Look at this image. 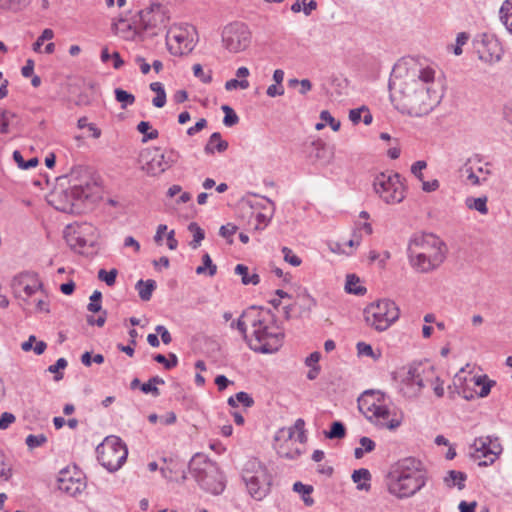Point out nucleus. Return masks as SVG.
<instances>
[{
	"instance_id": "cd10ccee",
	"label": "nucleus",
	"mask_w": 512,
	"mask_h": 512,
	"mask_svg": "<svg viewBox=\"0 0 512 512\" xmlns=\"http://www.w3.org/2000/svg\"><path fill=\"white\" fill-rule=\"evenodd\" d=\"M467 479V475L464 472L450 470L447 472V475L444 478V482L448 487L457 486L459 490H462L465 487L464 482Z\"/></svg>"
},
{
	"instance_id": "f03ea898",
	"label": "nucleus",
	"mask_w": 512,
	"mask_h": 512,
	"mask_svg": "<svg viewBox=\"0 0 512 512\" xmlns=\"http://www.w3.org/2000/svg\"><path fill=\"white\" fill-rule=\"evenodd\" d=\"M251 327L249 347L259 353L268 354L279 350L283 344L284 331L277 324L276 315L262 307L251 306L243 311Z\"/></svg>"
},
{
	"instance_id": "13d9d810",
	"label": "nucleus",
	"mask_w": 512,
	"mask_h": 512,
	"mask_svg": "<svg viewBox=\"0 0 512 512\" xmlns=\"http://www.w3.org/2000/svg\"><path fill=\"white\" fill-rule=\"evenodd\" d=\"M282 253L284 255V260L286 262H288L289 264H291L292 266L297 267L301 264V262H302L301 259L297 255L293 254V252L290 248L283 247Z\"/></svg>"
},
{
	"instance_id": "8fccbe9b",
	"label": "nucleus",
	"mask_w": 512,
	"mask_h": 512,
	"mask_svg": "<svg viewBox=\"0 0 512 512\" xmlns=\"http://www.w3.org/2000/svg\"><path fill=\"white\" fill-rule=\"evenodd\" d=\"M101 299H102L101 292L98 290L94 291L93 294L90 296V303L87 306L88 311L93 312V313L101 312V310H102Z\"/></svg>"
},
{
	"instance_id": "423d86ee",
	"label": "nucleus",
	"mask_w": 512,
	"mask_h": 512,
	"mask_svg": "<svg viewBox=\"0 0 512 512\" xmlns=\"http://www.w3.org/2000/svg\"><path fill=\"white\" fill-rule=\"evenodd\" d=\"M188 468L203 490L214 495H219L224 491L225 483L218 465L206 456L194 455Z\"/></svg>"
},
{
	"instance_id": "6e6552de",
	"label": "nucleus",
	"mask_w": 512,
	"mask_h": 512,
	"mask_svg": "<svg viewBox=\"0 0 512 512\" xmlns=\"http://www.w3.org/2000/svg\"><path fill=\"white\" fill-rule=\"evenodd\" d=\"M400 310L398 306L389 299H381L369 304L364 309V318L368 326L377 331L387 330L398 320Z\"/></svg>"
},
{
	"instance_id": "4468645a",
	"label": "nucleus",
	"mask_w": 512,
	"mask_h": 512,
	"mask_svg": "<svg viewBox=\"0 0 512 512\" xmlns=\"http://www.w3.org/2000/svg\"><path fill=\"white\" fill-rule=\"evenodd\" d=\"M472 448L474 451L471 456L474 459L485 458V460L479 462V466L492 465L502 452V446L498 442V438L492 439L490 436L476 438Z\"/></svg>"
},
{
	"instance_id": "a18cd8bd",
	"label": "nucleus",
	"mask_w": 512,
	"mask_h": 512,
	"mask_svg": "<svg viewBox=\"0 0 512 512\" xmlns=\"http://www.w3.org/2000/svg\"><path fill=\"white\" fill-rule=\"evenodd\" d=\"M248 325H249L248 318L244 317L243 313H242L241 316L236 321L231 322L230 327L232 329H237L243 336L244 340L248 341V334H247V326Z\"/></svg>"
},
{
	"instance_id": "e2e57ef3",
	"label": "nucleus",
	"mask_w": 512,
	"mask_h": 512,
	"mask_svg": "<svg viewBox=\"0 0 512 512\" xmlns=\"http://www.w3.org/2000/svg\"><path fill=\"white\" fill-rule=\"evenodd\" d=\"M237 226L232 223H227L226 225H222L219 229V235L225 239H229L232 235H234L237 231Z\"/></svg>"
},
{
	"instance_id": "a211bd4d",
	"label": "nucleus",
	"mask_w": 512,
	"mask_h": 512,
	"mask_svg": "<svg viewBox=\"0 0 512 512\" xmlns=\"http://www.w3.org/2000/svg\"><path fill=\"white\" fill-rule=\"evenodd\" d=\"M57 487L61 492L69 496H76L84 490L85 483L80 476L75 477L70 470L63 469L59 472Z\"/></svg>"
},
{
	"instance_id": "bb28decb",
	"label": "nucleus",
	"mask_w": 512,
	"mask_h": 512,
	"mask_svg": "<svg viewBox=\"0 0 512 512\" xmlns=\"http://www.w3.org/2000/svg\"><path fill=\"white\" fill-rule=\"evenodd\" d=\"M488 198L487 196H481V197H467L465 199V206L469 210H475L479 212L482 215L488 214V206H487Z\"/></svg>"
},
{
	"instance_id": "052dcab7",
	"label": "nucleus",
	"mask_w": 512,
	"mask_h": 512,
	"mask_svg": "<svg viewBox=\"0 0 512 512\" xmlns=\"http://www.w3.org/2000/svg\"><path fill=\"white\" fill-rule=\"evenodd\" d=\"M249 87V82L245 79L237 80V79H230L226 81L225 83V89L227 91H231L237 88L241 89H247Z\"/></svg>"
},
{
	"instance_id": "c85d7f7f",
	"label": "nucleus",
	"mask_w": 512,
	"mask_h": 512,
	"mask_svg": "<svg viewBox=\"0 0 512 512\" xmlns=\"http://www.w3.org/2000/svg\"><path fill=\"white\" fill-rule=\"evenodd\" d=\"M313 490V486L303 484L300 481L293 484V491L301 495L306 506H312L314 504V499L310 496Z\"/></svg>"
},
{
	"instance_id": "864d4df0",
	"label": "nucleus",
	"mask_w": 512,
	"mask_h": 512,
	"mask_svg": "<svg viewBox=\"0 0 512 512\" xmlns=\"http://www.w3.org/2000/svg\"><path fill=\"white\" fill-rule=\"evenodd\" d=\"M320 119L325 123V125H330L333 131H338L340 129V121L332 117L329 111L323 110L320 113Z\"/></svg>"
},
{
	"instance_id": "9d476101",
	"label": "nucleus",
	"mask_w": 512,
	"mask_h": 512,
	"mask_svg": "<svg viewBox=\"0 0 512 512\" xmlns=\"http://www.w3.org/2000/svg\"><path fill=\"white\" fill-rule=\"evenodd\" d=\"M374 191L387 204H398L405 198V186L398 173H380L373 182Z\"/></svg>"
},
{
	"instance_id": "2eb2a0df",
	"label": "nucleus",
	"mask_w": 512,
	"mask_h": 512,
	"mask_svg": "<svg viewBox=\"0 0 512 512\" xmlns=\"http://www.w3.org/2000/svg\"><path fill=\"white\" fill-rule=\"evenodd\" d=\"M463 182L470 186H480L488 181L491 171L489 164L481 165L480 160L468 159L460 169Z\"/></svg>"
},
{
	"instance_id": "79ce46f5",
	"label": "nucleus",
	"mask_w": 512,
	"mask_h": 512,
	"mask_svg": "<svg viewBox=\"0 0 512 512\" xmlns=\"http://www.w3.org/2000/svg\"><path fill=\"white\" fill-rule=\"evenodd\" d=\"M169 358H166L163 354H156L154 356V360L157 363L163 364L166 369H172L173 367L177 366L178 364V357L174 353H169Z\"/></svg>"
},
{
	"instance_id": "f3484780",
	"label": "nucleus",
	"mask_w": 512,
	"mask_h": 512,
	"mask_svg": "<svg viewBox=\"0 0 512 512\" xmlns=\"http://www.w3.org/2000/svg\"><path fill=\"white\" fill-rule=\"evenodd\" d=\"M167 43L173 55L188 54L194 48L193 40L188 38V32L181 29L170 30L167 33Z\"/></svg>"
},
{
	"instance_id": "dca6fc26",
	"label": "nucleus",
	"mask_w": 512,
	"mask_h": 512,
	"mask_svg": "<svg viewBox=\"0 0 512 512\" xmlns=\"http://www.w3.org/2000/svg\"><path fill=\"white\" fill-rule=\"evenodd\" d=\"M275 441L281 442L276 446L280 457L293 460L300 456L301 450L298 447H294L298 441L294 440L293 429L278 430L275 435Z\"/></svg>"
},
{
	"instance_id": "6e6d98bb",
	"label": "nucleus",
	"mask_w": 512,
	"mask_h": 512,
	"mask_svg": "<svg viewBox=\"0 0 512 512\" xmlns=\"http://www.w3.org/2000/svg\"><path fill=\"white\" fill-rule=\"evenodd\" d=\"M54 37V32L52 29L46 28L42 31L41 35L37 38L36 42L33 44V49L38 51L41 45L46 40H51Z\"/></svg>"
},
{
	"instance_id": "2f4dec72",
	"label": "nucleus",
	"mask_w": 512,
	"mask_h": 512,
	"mask_svg": "<svg viewBox=\"0 0 512 512\" xmlns=\"http://www.w3.org/2000/svg\"><path fill=\"white\" fill-rule=\"evenodd\" d=\"M500 19L512 34V0H505L500 8Z\"/></svg>"
},
{
	"instance_id": "6ab92c4d",
	"label": "nucleus",
	"mask_w": 512,
	"mask_h": 512,
	"mask_svg": "<svg viewBox=\"0 0 512 512\" xmlns=\"http://www.w3.org/2000/svg\"><path fill=\"white\" fill-rule=\"evenodd\" d=\"M145 157L146 171L149 175H160L167 169H169L168 164H166V159L163 154V151L160 148L155 147L147 150Z\"/></svg>"
},
{
	"instance_id": "0eeeda50",
	"label": "nucleus",
	"mask_w": 512,
	"mask_h": 512,
	"mask_svg": "<svg viewBox=\"0 0 512 512\" xmlns=\"http://www.w3.org/2000/svg\"><path fill=\"white\" fill-rule=\"evenodd\" d=\"M242 479L246 484L248 493L257 501L264 499L270 492L272 476L266 466L257 459L246 462Z\"/></svg>"
},
{
	"instance_id": "a19ab883",
	"label": "nucleus",
	"mask_w": 512,
	"mask_h": 512,
	"mask_svg": "<svg viewBox=\"0 0 512 512\" xmlns=\"http://www.w3.org/2000/svg\"><path fill=\"white\" fill-rule=\"evenodd\" d=\"M114 93L116 100L121 103L123 109L129 105H133L135 102V96L121 88H116Z\"/></svg>"
},
{
	"instance_id": "0e129e2a",
	"label": "nucleus",
	"mask_w": 512,
	"mask_h": 512,
	"mask_svg": "<svg viewBox=\"0 0 512 512\" xmlns=\"http://www.w3.org/2000/svg\"><path fill=\"white\" fill-rule=\"evenodd\" d=\"M16 420V417L14 414L10 412H4L0 416V429L5 430L7 429L12 423H14Z\"/></svg>"
},
{
	"instance_id": "de8ad7c7",
	"label": "nucleus",
	"mask_w": 512,
	"mask_h": 512,
	"mask_svg": "<svg viewBox=\"0 0 512 512\" xmlns=\"http://www.w3.org/2000/svg\"><path fill=\"white\" fill-rule=\"evenodd\" d=\"M300 307L303 312L309 313L316 305V300L308 293L299 295Z\"/></svg>"
},
{
	"instance_id": "e433bc0d",
	"label": "nucleus",
	"mask_w": 512,
	"mask_h": 512,
	"mask_svg": "<svg viewBox=\"0 0 512 512\" xmlns=\"http://www.w3.org/2000/svg\"><path fill=\"white\" fill-rule=\"evenodd\" d=\"M473 379L475 385L481 386L478 396L481 398L488 396L495 382L488 380V377L486 375L474 377Z\"/></svg>"
},
{
	"instance_id": "4c0bfd02",
	"label": "nucleus",
	"mask_w": 512,
	"mask_h": 512,
	"mask_svg": "<svg viewBox=\"0 0 512 512\" xmlns=\"http://www.w3.org/2000/svg\"><path fill=\"white\" fill-rule=\"evenodd\" d=\"M346 435V429L342 422L334 421L329 431H325V437L328 439H342Z\"/></svg>"
},
{
	"instance_id": "1a4fd4ad",
	"label": "nucleus",
	"mask_w": 512,
	"mask_h": 512,
	"mask_svg": "<svg viewBox=\"0 0 512 512\" xmlns=\"http://www.w3.org/2000/svg\"><path fill=\"white\" fill-rule=\"evenodd\" d=\"M99 463L109 472H115L122 467L128 456L125 443L118 436H108L96 448Z\"/></svg>"
},
{
	"instance_id": "338daca9",
	"label": "nucleus",
	"mask_w": 512,
	"mask_h": 512,
	"mask_svg": "<svg viewBox=\"0 0 512 512\" xmlns=\"http://www.w3.org/2000/svg\"><path fill=\"white\" fill-rule=\"evenodd\" d=\"M163 154L166 159V164H168L169 168L173 166L180 158L179 152L174 149L163 151Z\"/></svg>"
},
{
	"instance_id": "7c9ffc66",
	"label": "nucleus",
	"mask_w": 512,
	"mask_h": 512,
	"mask_svg": "<svg viewBox=\"0 0 512 512\" xmlns=\"http://www.w3.org/2000/svg\"><path fill=\"white\" fill-rule=\"evenodd\" d=\"M150 89L156 93V96L152 99L153 106L162 108L166 104V92L161 82H152L149 85Z\"/></svg>"
},
{
	"instance_id": "603ef678",
	"label": "nucleus",
	"mask_w": 512,
	"mask_h": 512,
	"mask_svg": "<svg viewBox=\"0 0 512 512\" xmlns=\"http://www.w3.org/2000/svg\"><path fill=\"white\" fill-rule=\"evenodd\" d=\"M13 280H15V282H20L23 280L25 283H27L29 285H32L34 283V281L41 282V280L38 277V274L35 272H30V271H26V272H22V273L18 274L17 276H15L13 278Z\"/></svg>"
},
{
	"instance_id": "c756f323",
	"label": "nucleus",
	"mask_w": 512,
	"mask_h": 512,
	"mask_svg": "<svg viewBox=\"0 0 512 512\" xmlns=\"http://www.w3.org/2000/svg\"><path fill=\"white\" fill-rule=\"evenodd\" d=\"M345 290L347 293L355 295H364L366 288L360 285V279L354 274H349L346 277Z\"/></svg>"
},
{
	"instance_id": "9b49d317",
	"label": "nucleus",
	"mask_w": 512,
	"mask_h": 512,
	"mask_svg": "<svg viewBox=\"0 0 512 512\" xmlns=\"http://www.w3.org/2000/svg\"><path fill=\"white\" fill-rule=\"evenodd\" d=\"M431 380H433V367H425L422 364L411 365L401 380L400 392L408 399L417 398Z\"/></svg>"
},
{
	"instance_id": "ddd939ff",
	"label": "nucleus",
	"mask_w": 512,
	"mask_h": 512,
	"mask_svg": "<svg viewBox=\"0 0 512 512\" xmlns=\"http://www.w3.org/2000/svg\"><path fill=\"white\" fill-rule=\"evenodd\" d=\"M251 42L249 28L241 22L230 23L222 31V43L230 53H239L248 48Z\"/></svg>"
},
{
	"instance_id": "c03bdc74",
	"label": "nucleus",
	"mask_w": 512,
	"mask_h": 512,
	"mask_svg": "<svg viewBox=\"0 0 512 512\" xmlns=\"http://www.w3.org/2000/svg\"><path fill=\"white\" fill-rule=\"evenodd\" d=\"M304 426H305L304 420L299 418L295 421V423L292 427L288 428V429H293L294 440H297L299 443H304L306 441Z\"/></svg>"
},
{
	"instance_id": "412c9836",
	"label": "nucleus",
	"mask_w": 512,
	"mask_h": 512,
	"mask_svg": "<svg viewBox=\"0 0 512 512\" xmlns=\"http://www.w3.org/2000/svg\"><path fill=\"white\" fill-rule=\"evenodd\" d=\"M90 186L86 182L85 184H73L68 190L65 191V196L70 199V208H60L63 212L67 213H80V211H74L73 207L75 202L82 201L89 196Z\"/></svg>"
},
{
	"instance_id": "39448f33",
	"label": "nucleus",
	"mask_w": 512,
	"mask_h": 512,
	"mask_svg": "<svg viewBox=\"0 0 512 512\" xmlns=\"http://www.w3.org/2000/svg\"><path fill=\"white\" fill-rule=\"evenodd\" d=\"M384 394L380 391H366L358 399L360 411L374 425L379 428L394 430L400 426L401 421L391 417V410L383 404Z\"/></svg>"
},
{
	"instance_id": "680f3d73",
	"label": "nucleus",
	"mask_w": 512,
	"mask_h": 512,
	"mask_svg": "<svg viewBox=\"0 0 512 512\" xmlns=\"http://www.w3.org/2000/svg\"><path fill=\"white\" fill-rule=\"evenodd\" d=\"M30 3V0H0V7L10 9L13 7H25Z\"/></svg>"
},
{
	"instance_id": "ea45409f",
	"label": "nucleus",
	"mask_w": 512,
	"mask_h": 512,
	"mask_svg": "<svg viewBox=\"0 0 512 512\" xmlns=\"http://www.w3.org/2000/svg\"><path fill=\"white\" fill-rule=\"evenodd\" d=\"M137 130L144 135L143 142L154 140L159 135L158 131L156 129H152L151 124L147 121H141L137 125Z\"/></svg>"
},
{
	"instance_id": "09e8293b",
	"label": "nucleus",
	"mask_w": 512,
	"mask_h": 512,
	"mask_svg": "<svg viewBox=\"0 0 512 512\" xmlns=\"http://www.w3.org/2000/svg\"><path fill=\"white\" fill-rule=\"evenodd\" d=\"M47 442V437L44 434H30L26 437L25 443L30 449H35L42 446Z\"/></svg>"
},
{
	"instance_id": "473e14b6",
	"label": "nucleus",
	"mask_w": 512,
	"mask_h": 512,
	"mask_svg": "<svg viewBox=\"0 0 512 512\" xmlns=\"http://www.w3.org/2000/svg\"><path fill=\"white\" fill-rule=\"evenodd\" d=\"M217 272V266L213 264L211 257L208 253H204L202 256V265L196 268V273L198 275L207 274L212 277Z\"/></svg>"
},
{
	"instance_id": "4d7b16f0",
	"label": "nucleus",
	"mask_w": 512,
	"mask_h": 512,
	"mask_svg": "<svg viewBox=\"0 0 512 512\" xmlns=\"http://www.w3.org/2000/svg\"><path fill=\"white\" fill-rule=\"evenodd\" d=\"M427 167V163L424 160H418L411 166V173L419 180L424 179L422 171Z\"/></svg>"
},
{
	"instance_id": "f8f14e48",
	"label": "nucleus",
	"mask_w": 512,
	"mask_h": 512,
	"mask_svg": "<svg viewBox=\"0 0 512 512\" xmlns=\"http://www.w3.org/2000/svg\"><path fill=\"white\" fill-rule=\"evenodd\" d=\"M169 17L160 4H152L139 12V25L148 36H157L165 31Z\"/></svg>"
},
{
	"instance_id": "5fc2aeb1",
	"label": "nucleus",
	"mask_w": 512,
	"mask_h": 512,
	"mask_svg": "<svg viewBox=\"0 0 512 512\" xmlns=\"http://www.w3.org/2000/svg\"><path fill=\"white\" fill-rule=\"evenodd\" d=\"M435 393V395L439 398L444 396V382L437 376H435V372L433 371V380L428 382Z\"/></svg>"
},
{
	"instance_id": "f257e3e1",
	"label": "nucleus",
	"mask_w": 512,
	"mask_h": 512,
	"mask_svg": "<svg viewBox=\"0 0 512 512\" xmlns=\"http://www.w3.org/2000/svg\"><path fill=\"white\" fill-rule=\"evenodd\" d=\"M389 88L396 109L415 117L427 115L442 97L435 83V70L429 66L413 69L405 79L390 82Z\"/></svg>"
},
{
	"instance_id": "4be33fe9",
	"label": "nucleus",
	"mask_w": 512,
	"mask_h": 512,
	"mask_svg": "<svg viewBox=\"0 0 512 512\" xmlns=\"http://www.w3.org/2000/svg\"><path fill=\"white\" fill-rule=\"evenodd\" d=\"M12 287L16 296L26 300L34 295L39 289L42 288V282H35L32 285L25 283L23 280L20 282H15L12 280Z\"/></svg>"
},
{
	"instance_id": "49530a36",
	"label": "nucleus",
	"mask_w": 512,
	"mask_h": 512,
	"mask_svg": "<svg viewBox=\"0 0 512 512\" xmlns=\"http://www.w3.org/2000/svg\"><path fill=\"white\" fill-rule=\"evenodd\" d=\"M82 230L83 232H86V233H90L91 234V237L90 238H85L83 236H78L76 238L77 240V244L80 248L82 247H85L87 245H92L94 240H95V237H94V227L92 225H89V224H84L82 226Z\"/></svg>"
},
{
	"instance_id": "393cba45",
	"label": "nucleus",
	"mask_w": 512,
	"mask_h": 512,
	"mask_svg": "<svg viewBox=\"0 0 512 512\" xmlns=\"http://www.w3.org/2000/svg\"><path fill=\"white\" fill-rule=\"evenodd\" d=\"M354 483H357L358 490L368 491L371 487L369 481L371 480V474L368 469L361 468L354 470L351 476Z\"/></svg>"
},
{
	"instance_id": "3c124183",
	"label": "nucleus",
	"mask_w": 512,
	"mask_h": 512,
	"mask_svg": "<svg viewBox=\"0 0 512 512\" xmlns=\"http://www.w3.org/2000/svg\"><path fill=\"white\" fill-rule=\"evenodd\" d=\"M117 274L118 271L116 269H111L110 271L100 269L98 272V278L101 281H104L108 286H113L116 282Z\"/></svg>"
},
{
	"instance_id": "b1692460",
	"label": "nucleus",
	"mask_w": 512,
	"mask_h": 512,
	"mask_svg": "<svg viewBox=\"0 0 512 512\" xmlns=\"http://www.w3.org/2000/svg\"><path fill=\"white\" fill-rule=\"evenodd\" d=\"M234 272L241 276L243 285H257L260 283V276L256 272L250 273L249 268L244 264H237Z\"/></svg>"
},
{
	"instance_id": "37998d69",
	"label": "nucleus",
	"mask_w": 512,
	"mask_h": 512,
	"mask_svg": "<svg viewBox=\"0 0 512 512\" xmlns=\"http://www.w3.org/2000/svg\"><path fill=\"white\" fill-rule=\"evenodd\" d=\"M222 110L225 113L223 124L227 127H232L239 122V117L235 111L228 105H223Z\"/></svg>"
},
{
	"instance_id": "72a5a7b5",
	"label": "nucleus",
	"mask_w": 512,
	"mask_h": 512,
	"mask_svg": "<svg viewBox=\"0 0 512 512\" xmlns=\"http://www.w3.org/2000/svg\"><path fill=\"white\" fill-rule=\"evenodd\" d=\"M316 8L317 2L315 0H296L291 6V10L294 13L303 11L306 16H309Z\"/></svg>"
},
{
	"instance_id": "774afa93",
	"label": "nucleus",
	"mask_w": 512,
	"mask_h": 512,
	"mask_svg": "<svg viewBox=\"0 0 512 512\" xmlns=\"http://www.w3.org/2000/svg\"><path fill=\"white\" fill-rule=\"evenodd\" d=\"M236 399L238 403H241L245 407H251L254 404L253 398L243 391L236 393Z\"/></svg>"
},
{
	"instance_id": "58836bf2",
	"label": "nucleus",
	"mask_w": 512,
	"mask_h": 512,
	"mask_svg": "<svg viewBox=\"0 0 512 512\" xmlns=\"http://www.w3.org/2000/svg\"><path fill=\"white\" fill-rule=\"evenodd\" d=\"M13 159L14 161L17 163L18 167L20 169H24V170H27V169H30V168H34L38 165L39 161H38V158L37 157H32L31 159H29L28 161L27 160H24L22 154L20 151L18 150H15L13 152Z\"/></svg>"
},
{
	"instance_id": "7ed1b4c3",
	"label": "nucleus",
	"mask_w": 512,
	"mask_h": 512,
	"mask_svg": "<svg viewBox=\"0 0 512 512\" xmlns=\"http://www.w3.org/2000/svg\"><path fill=\"white\" fill-rule=\"evenodd\" d=\"M426 472L422 463L412 457L404 458L393 464L385 478L387 490L397 498L403 499L415 495L426 484Z\"/></svg>"
},
{
	"instance_id": "aec40b11",
	"label": "nucleus",
	"mask_w": 512,
	"mask_h": 512,
	"mask_svg": "<svg viewBox=\"0 0 512 512\" xmlns=\"http://www.w3.org/2000/svg\"><path fill=\"white\" fill-rule=\"evenodd\" d=\"M478 54L480 60L493 64L501 60L503 49L497 39L490 37L482 41Z\"/></svg>"
},
{
	"instance_id": "5701e85b",
	"label": "nucleus",
	"mask_w": 512,
	"mask_h": 512,
	"mask_svg": "<svg viewBox=\"0 0 512 512\" xmlns=\"http://www.w3.org/2000/svg\"><path fill=\"white\" fill-rule=\"evenodd\" d=\"M228 148V142L223 140L219 132H214L210 136L204 151L206 154H214L215 151L222 153Z\"/></svg>"
},
{
	"instance_id": "69168bd1",
	"label": "nucleus",
	"mask_w": 512,
	"mask_h": 512,
	"mask_svg": "<svg viewBox=\"0 0 512 512\" xmlns=\"http://www.w3.org/2000/svg\"><path fill=\"white\" fill-rule=\"evenodd\" d=\"M155 331L158 335H160L161 340L164 344H170L172 341V336L167 328L163 325H157Z\"/></svg>"
},
{
	"instance_id": "bf43d9fd",
	"label": "nucleus",
	"mask_w": 512,
	"mask_h": 512,
	"mask_svg": "<svg viewBox=\"0 0 512 512\" xmlns=\"http://www.w3.org/2000/svg\"><path fill=\"white\" fill-rule=\"evenodd\" d=\"M12 476V468L4 461V455L0 452V479L8 481Z\"/></svg>"
},
{
	"instance_id": "c9c22d12",
	"label": "nucleus",
	"mask_w": 512,
	"mask_h": 512,
	"mask_svg": "<svg viewBox=\"0 0 512 512\" xmlns=\"http://www.w3.org/2000/svg\"><path fill=\"white\" fill-rule=\"evenodd\" d=\"M17 116L14 112L0 109V133L7 134L9 133V126L12 124L13 119Z\"/></svg>"
},
{
	"instance_id": "20e7f679",
	"label": "nucleus",
	"mask_w": 512,
	"mask_h": 512,
	"mask_svg": "<svg viewBox=\"0 0 512 512\" xmlns=\"http://www.w3.org/2000/svg\"><path fill=\"white\" fill-rule=\"evenodd\" d=\"M446 253V244L432 233L415 234L407 248L409 263L419 273L438 269L446 259Z\"/></svg>"
},
{
	"instance_id": "a878e982",
	"label": "nucleus",
	"mask_w": 512,
	"mask_h": 512,
	"mask_svg": "<svg viewBox=\"0 0 512 512\" xmlns=\"http://www.w3.org/2000/svg\"><path fill=\"white\" fill-rule=\"evenodd\" d=\"M135 289L138 291L141 300L149 301L153 291L156 289V282L152 279L146 281L139 280L135 285Z\"/></svg>"
},
{
	"instance_id": "f704fd0d",
	"label": "nucleus",
	"mask_w": 512,
	"mask_h": 512,
	"mask_svg": "<svg viewBox=\"0 0 512 512\" xmlns=\"http://www.w3.org/2000/svg\"><path fill=\"white\" fill-rule=\"evenodd\" d=\"M188 230L193 234V240L190 242V246L192 249H197L201 241L205 238V232L196 222H191L188 225Z\"/></svg>"
}]
</instances>
